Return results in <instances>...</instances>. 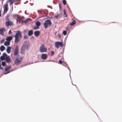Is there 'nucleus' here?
<instances>
[{
	"instance_id": "obj_19",
	"label": "nucleus",
	"mask_w": 122,
	"mask_h": 122,
	"mask_svg": "<svg viewBox=\"0 0 122 122\" xmlns=\"http://www.w3.org/2000/svg\"><path fill=\"white\" fill-rule=\"evenodd\" d=\"M10 42L8 41H5L4 43V45L6 46H8L10 45Z\"/></svg>"
},
{
	"instance_id": "obj_3",
	"label": "nucleus",
	"mask_w": 122,
	"mask_h": 122,
	"mask_svg": "<svg viewBox=\"0 0 122 122\" xmlns=\"http://www.w3.org/2000/svg\"><path fill=\"white\" fill-rule=\"evenodd\" d=\"M40 51L41 52H46L47 51V49L45 47L44 44H42L41 46L39 48Z\"/></svg>"
},
{
	"instance_id": "obj_45",
	"label": "nucleus",
	"mask_w": 122,
	"mask_h": 122,
	"mask_svg": "<svg viewBox=\"0 0 122 122\" xmlns=\"http://www.w3.org/2000/svg\"><path fill=\"white\" fill-rule=\"evenodd\" d=\"M32 38H34V37L33 36H32Z\"/></svg>"
},
{
	"instance_id": "obj_44",
	"label": "nucleus",
	"mask_w": 122,
	"mask_h": 122,
	"mask_svg": "<svg viewBox=\"0 0 122 122\" xmlns=\"http://www.w3.org/2000/svg\"><path fill=\"white\" fill-rule=\"evenodd\" d=\"M1 11L0 10V16H1Z\"/></svg>"
},
{
	"instance_id": "obj_29",
	"label": "nucleus",
	"mask_w": 122,
	"mask_h": 122,
	"mask_svg": "<svg viewBox=\"0 0 122 122\" xmlns=\"http://www.w3.org/2000/svg\"><path fill=\"white\" fill-rule=\"evenodd\" d=\"M63 34L64 35H66L67 34V31L65 30H64L63 31Z\"/></svg>"
},
{
	"instance_id": "obj_22",
	"label": "nucleus",
	"mask_w": 122,
	"mask_h": 122,
	"mask_svg": "<svg viewBox=\"0 0 122 122\" xmlns=\"http://www.w3.org/2000/svg\"><path fill=\"white\" fill-rule=\"evenodd\" d=\"M8 1L10 2V5H12L14 2V1L13 0H8Z\"/></svg>"
},
{
	"instance_id": "obj_33",
	"label": "nucleus",
	"mask_w": 122,
	"mask_h": 122,
	"mask_svg": "<svg viewBox=\"0 0 122 122\" xmlns=\"http://www.w3.org/2000/svg\"><path fill=\"white\" fill-rule=\"evenodd\" d=\"M4 41H5V39H2V40H1L0 41V42L1 43H3L4 42Z\"/></svg>"
},
{
	"instance_id": "obj_20",
	"label": "nucleus",
	"mask_w": 122,
	"mask_h": 122,
	"mask_svg": "<svg viewBox=\"0 0 122 122\" xmlns=\"http://www.w3.org/2000/svg\"><path fill=\"white\" fill-rule=\"evenodd\" d=\"M5 49V47L3 46H1L0 48V50L1 51H3Z\"/></svg>"
},
{
	"instance_id": "obj_41",
	"label": "nucleus",
	"mask_w": 122,
	"mask_h": 122,
	"mask_svg": "<svg viewBox=\"0 0 122 122\" xmlns=\"http://www.w3.org/2000/svg\"><path fill=\"white\" fill-rule=\"evenodd\" d=\"M3 69V67L1 68V65L0 64V70L1 69Z\"/></svg>"
},
{
	"instance_id": "obj_18",
	"label": "nucleus",
	"mask_w": 122,
	"mask_h": 122,
	"mask_svg": "<svg viewBox=\"0 0 122 122\" xmlns=\"http://www.w3.org/2000/svg\"><path fill=\"white\" fill-rule=\"evenodd\" d=\"M73 21L72 22L70 23V25H75L76 23V21L73 19H72Z\"/></svg>"
},
{
	"instance_id": "obj_32",
	"label": "nucleus",
	"mask_w": 122,
	"mask_h": 122,
	"mask_svg": "<svg viewBox=\"0 0 122 122\" xmlns=\"http://www.w3.org/2000/svg\"><path fill=\"white\" fill-rule=\"evenodd\" d=\"M2 65L3 66H4L5 65V62H2Z\"/></svg>"
},
{
	"instance_id": "obj_1",
	"label": "nucleus",
	"mask_w": 122,
	"mask_h": 122,
	"mask_svg": "<svg viewBox=\"0 0 122 122\" xmlns=\"http://www.w3.org/2000/svg\"><path fill=\"white\" fill-rule=\"evenodd\" d=\"M14 37H15V42L17 43L20 41L19 38H21L22 37L21 33L20 31H17Z\"/></svg>"
},
{
	"instance_id": "obj_5",
	"label": "nucleus",
	"mask_w": 122,
	"mask_h": 122,
	"mask_svg": "<svg viewBox=\"0 0 122 122\" xmlns=\"http://www.w3.org/2000/svg\"><path fill=\"white\" fill-rule=\"evenodd\" d=\"M55 46L56 48L58 49L59 48V46L62 47L63 46V43L61 42H56L55 43Z\"/></svg>"
},
{
	"instance_id": "obj_23",
	"label": "nucleus",
	"mask_w": 122,
	"mask_h": 122,
	"mask_svg": "<svg viewBox=\"0 0 122 122\" xmlns=\"http://www.w3.org/2000/svg\"><path fill=\"white\" fill-rule=\"evenodd\" d=\"M64 17H66L67 16V15L66 14V10L65 9L64 10Z\"/></svg>"
},
{
	"instance_id": "obj_40",
	"label": "nucleus",
	"mask_w": 122,
	"mask_h": 122,
	"mask_svg": "<svg viewBox=\"0 0 122 122\" xmlns=\"http://www.w3.org/2000/svg\"><path fill=\"white\" fill-rule=\"evenodd\" d=\"M11 33V30H10L9 31L8 34H10Z\"/></svg>"
},
{
	"instance_id": "obj_6",
	"label": "nucleus",
	"mask_w": 122,
	"mask_h": 122,
	"mask_svg": "<svg viewBox=\"0 0 122 122\" xmlns=\"http://www.w3.org/2000/svg\"><path fill=\"white\" fill-rule=\"evenodd\" d=\"M18 52L19 49L18 46H16L14 50V55L16 56L18 55Z\"/></svg>"
},
{
	"instance_id": "obj_46",
	"label": "nucleus",
	"mask_w": 122,
	"mask_h": 122,
	"mask_svg": "<svg viewBox=\"0 0 122 122\" xmlns=\"http://www.w3.org/2000/svg\"><path fill=\"white\" fill-rule=\"evenodd\" d=\"M47 7H49V6H47Z\"/></svg>"
},
{
	"instance_id": "obj_11",
	"label": "nucleus",
	"mask_w": 122,
	"mask_h": 122,
	"mask_svg": "<svg viewBox=\"0 0 122 122\" xmlns=\"http://www.w3.org/2000/svg\"><path fill=\"white\" fill-rule=\"evenodd\" d=\"M47 57V55L46 54H43L41 55V58L42 59L44 60L46 59Z\"/></svg>"
},
{
	"instance_id": "obj_2",
	"label": "nucleus",
	"mask_w": 122,
	"mask_h": 122,
	"mask_svg": "<svg viewBox=\"0 0 122 122\" xmlns=\"http://www.w3.org/2000/svg\"><path fill=\"white\" fill-rule=\"evenodd\" d=\"M22 60V57L19 55L17 56L14 61V63L16 65L20 64Z\"/></svg>"
},
{
	"instance_id": "obj_14",
	"label": "nucleus",
	"mask_w": 122,
	"mask_h": 122,
	"mask_svg": "<svg viewBox=\"0 0 122 122\" xmlns=\"http://www.w3.org/2000/svg\"><path fill=\"white\" fill-rule=\"evenodd\" d=\"M40 34V32L39 31H35L34 32V35L36 37L38 36Z\"/></svg>"
},
{
	"instance_id": "obj_25",
	"label": "nucleus",
	"mask_w": 122,
	"mask_h": 122,
	"mask_svg": "<svg viewBox=\"0 0 122 122\" xmlns=\"http://www.w3.org/2000/svg\"><path fill=\"white\" fill-rule=\"evenodd\" d=\"M11 67L10 66L7 67L6 68H5V70L6 71H7L8 70H9Z\"/></svg>"
},
{
	"instance_id": "obj_38",
	"label": "nucleus",
	"mask_w": 122,
	"mask_h": 122,
	"mask_svg": "<svg viewBox=\"0 0 122 122\" xmlns=\"http://www.w3.org/2000/svg\"><path fill=\"white\" fill-rule=\"evenodd\" d=\"M57 37L59 38H60L61 37V35H60L58 34L57 35Z\"/></svg>"
},
{
	"instance_id": "obj_16",
	"label": "nucleus",
	"mask_w": 122,
	"mask_h": 122,
	"mask_svg": "<svg viewBox=\"0 0 122 122\" xmlns=\"http://www.w3.org/2000/svg\"><path fill=\"white\" fill-rule=\"evenodd\" d=\"M11 50V48L10 47L8 46L7 47L6 50V51L9 54L10 53Z\"/></svg>"
},
{
	"instance_id": "obj_26",
	"label": "nucleus",
	"mask_w": 122,
	"mask_h": 122,
	"mask_svg": "<svg viewBox=\"0 0 122 122\" xmlns=\"http://www.w3.org/2000/svg\"><path fill=\"white\" fill-rule=\"evenodd\" d=\"M21 18H20V17H17V19H16V20L17 21V22H18V21H19V22H20V20Z\"/></svg>"
},
{
	"instance_id": "obj_42",
	"label": "nucleus",
	"mask_w": 122,
	"mask_h": 122,
	"mask_svg": "<svg viewBox=\"0 0 122 122\" xmlns=\"http://www.w3.org/2000/svg\"><path fill=\"white\" fill-rule=\"evenodd\" d=\"M59 6L60 7V8H61V6L60 4H59Z\"/></svg>"
},
{
	"instance_id": "obj_43",
	"label": "nucleus",
	"mask_w": 122,
	"mask_h": 122,
	"mask_svg": "<svg viewBox=\"0 0 122 122\" xmlns=\"http://www.w3.org/2000/svg\"><path fill=\"white\" fill-rule=\"evenodd\" d=\"M21 0H14V2L16 1H20Z\"/></svg>"
},
{
	"instance_id": "obj_8",
	"label": "nucleus",
	"mask_w": 122,
	"mask_h": 122,
	"mask_svg": "<svg viewBox=\"0 0 122 122\" xmlns=\"http://www.w3.org/2000/svg\"><path fill=\"white\" fill-rule=\"evenodd\" d=\"M8 4H5L4 5V8L3 12L4 14L6 13L8 10Z\"/></svg>"
},
{
	"instance_id": "obj_36",
	"label": "nucleus",
	"mask_w": 122,
	"mask_h": 122,
	"mask_svg": "<svg viewBox=\"0 0 122 122\" xmlns=\"http://www.w3.org/2000/svg\"><path fill=\"white\" fill-rule=\"evenodd\" d=\"M24 38L25 39H27L28 38V36H24Z\"/></svg>"
},
{
	"instance_id": "obj_30",
	"label": "nucleus",
	"mask_w": 122,
	"mask_h": 122,
	"mask_svg": "<svg viewBox=\"0 0 122 122\" xmlns=\"http://www.w3.org/2000/svg\"><path fill=\"white\" fill-rule=\"evenodd\" d=\"M63 4L64 5H65L66 3V0H63L62 1Z\"/></svg>"
},
{
	"instance_id": "obj_4",
	"label": "nucleus",
	"mask_w": 122,
	"mask_h": 122,
	"mask_svg": "<svg viewBox=\"0 0 122 122\" xmlns=\"http://www.w3.org/2000/svg\"><path fill=\"white\" fill-rule=\"evenodd\" d=\"M51 22L50 20H48L45 21L44 23V27L45 29L48 27V26H51Z\"/></svg>"
},
{
	"instance_id": "obj_17",
	"label": "nucleus",
	"mask_w": 122,
	"mask_h": 122,
	"mask_svg": "<svg viewBox=\"0 0 122 122\" xmlns=\"http://www.w3.org/2000/svg\"><path fill=\"white\" fill-rule=\"evenodd\" d=\"M33 34V31L32 30H31L29 31L28 35L29 36H31Z\"/></svg>"
},
{
	"instance_id": "obj_15",
	"label": "nucleus",
	"mask_w": 122,
	"mask_h": 122,
	"mask_svg": "<svg viewBox=\"0 0 122 122\" xmlns=\"http://www.w3.org/2000/svg\"><path fill=\"white\" fill-rule=\"evenodd\" d=\"M5 29L3 28H1L0 29V34H3L4 32L5 31Z\"/></svg>"
},
{
	"instance_id": "obj_34",
	"label": "nucleus",
	"mask_w": 122,
	"mask_h": 122,
	"mask_svg": "<svg viewBox=\"0 0 122 122\" xmlns=\"http://www.w3.org/2000/svg\"><path fill=\"white\" fill-rule=\"evenodd\" d=\"M33 29L34 30H36L39 29V27L38 26L36 27H33Z\"/></svg>"
},
{
	"instance_id": "obj_13",
	"label": "nucleus",
	"mask_w": 122,
	"mask_h": 122,
	"mask_svg": "<svg viewBox=\"0 0 122 122\" xmlns=\"http://www.w3.org/2000/svg\"><path fill=\"white\" fill-rule=\"evenodd\" d=\"M5 59L6 62L9 63L10 62V58L9 56H8L6 57Z\"/></svg>"
},
{
	"instance_id": "obj_21",
	"label": "nucleus",
	"mask_w": 122,
	"mask_h": 122,
	"mask_svg": "<svg viewBox=\"0 0 122 122\" xmlns=\"http://www.w3.org/2000/svg\"><path fill=\"white\" fill-rule=\"evenodd\" d=\"M61 15L59 14H58L54 16V18L56 19H58V18L60 17Z\"/></svg>"
},
{
	"instance_id": "obj_35",
	"label": "nucleus",
	"mask_w": 122,
	"mask_h": 122,
	"mask_svg": "<svg viewBox=\"0 0 122 122\" xmlns=\"http://www.w3.org/2000/svg\"><path fill=\"white\" fill-rule=\"evenodd\" d=\"M54 54V52L53 51H52L51 52V56L53 55Z\"/></svg>"
},
{
	"instance_id": "obj_37",
	"label": "nucleus",
	"mask_w": 122,
	"mask_h": 122,
	"mask_svg": "<svg viewBox=\"0 0 122 122\" xmlns=\"http://www.w3.org/2000/svg\"><path fill=\"white\" fill-rule=\"evenodd\" d=\"M27 21H28V19H27L26 20H24V21L23 22L25 23H26L27 22Z\"/></svg>"
},
{
	"instance_id": "obj_27",
	"label": "nucleus",
	"mask_w": 122,
	"mask_h": 122,
	"mask_svg": "<svg viewBox=\"0 0 122 122\" xmlns=\"http://www.w3.org/2000/svg\"><path fill=\"white\" fill-rule=\"evenodd\" d=\"M2 56L5 58H6V57H7V54L5 53H3Z\"/></svg>"
},
{
	"instance_id": "obj_31",
	"label": "nucleus",
	"mask_w": 122,
	"mask_h": 122,
	"mask_svg": "<svg viewBox=\"0 0 122 122\" xmlns=\"http://www.w3.org/2000/svg\"><path fill=\"white\" fill-rule=\"evenodd\" d=\"M62 58H61V60H59V63L60 64H61L62 63V61L61 60L62 59Z\"/></svg>"
},
{
	"instance_id": "obj_9",
	"label": "nucleus",
	"mask_w": 122,
	"mask_h": 122,
	"mask_svg": "<svg viewBox=\"0 0 122 122\" xmlns=\"http://www.w3.org/2000/svg\"><path fill=\"white\" fill-rule=\"evenodd\" d=\"M6 25L7 26H9L12 25H13V23L12 22L8 20L7 21L5 22Z\"/></svg>"
},
{
	"instance_id": "obj_28",
	"label": "nucleus",
	"mask_w": 122,
	"mask_h": 122,
	"mask_svg": "<svg viewBox=\"0 0 122 122\" xmlns=\"http://www.w3.org/2000/svg\"><path fill=\"white\" fill-rule=\"evenodd\" d=\"M0 58L2 61L5 60V58L2 55L1 56Z\"/></svg>"
},
{
	"instance_id": "obj_12",
	"label": "nucleus",
	"mask_w": 122,
	"mask_h": 122,
	"mask_svg": "<svg viewBox=\"0 0 122 122\" xmlns=\"http://www.w3.org/2000/svg\"><path fill=\"white\" fill-rule=\"evenodd\" d=\"M13 38V37L12 36H8L6 38V40L7 41L10 42L12 39Z\"/></svg>"
},
{
	"instance_id": "obj_39",
	"label": "nucleus",
	"mask_w": 122,
	"mask_h": 122,
	"mask_svg": "<svg viewBox=\"0 0 122 122\" xmlns=\"http://www.w3.org/2000/svg\"><path fill=\"white\" fill-rule=\"evenodd\" d=\"M10 72V71H8L7 72H5V73H4V74H7V73H8Z\"/></svg>"
},
{
	"instance_id": "obj_7",
	"label": "nucleus",
	"mask_w": 122,
	"mask_h": 122,
	"mask_svg": "<svg viewBox=\"0 0 122 122\" xmlns=\"http://www.w3.org/2000/svg\"><path fill=\"white\" fill-rule=\"evenodd\" d=\"M24 46L26 49L28 50L30 46L29 43L27 41H25V42L24 44L23 45Z\"/></svg>"
},
{
	"instance_id": "obj_24",
	"label": "nucleus",
	"mask_w": 122,
	"mask_h": 122,
	"mask_svg": "<svg viewBox=\"0 0 122 122\" xmlns=\"http://www.w3.org/2000/svg\"><path fill=\"white\" fill-rule=\"evenodd\" d=\"M41 23L39 21H37L36 22V25L38 26H39L40 25Z\"/></svg>"
},
{
	"instance_id": "obj_10",
	"label": "nucleus",
	"mask_w": 122,
	"mask_h": 122,
	"mask_svg": "<svg viewBox=\"0 0 122 122\" xmlns=\"http://www.w3.org/2000/svg\"><path fill=\"white\" fill-rule=\"evenodd\" d=\"M25 47L24 46H22L20 49V53L22 54H24L25 49H26Z\"/></svg>"
}]
</instances>
